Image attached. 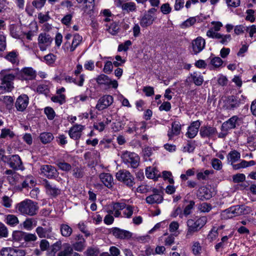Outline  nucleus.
Listing matches in <instances>:
<instances>
[{
  "label": "nucleus",
  "instance_id": "obj_59",
  "mask_svg": "<svg viewBox=\"0 0 256 256\" xmlns=\"http://www.w3.org/2000/svg\"><path fill=\"white\" fill-rule=\"evenodd\" d=\"M212 165L214 170H221L222 167V162L218 158H214L212 160Z\"/></svg>",
  "mask_w": 256,
  "mask_h": 256
},
{
  "label": "nucleus",
  "instance_id": "obj_5",
  "mask_svg": "<svg viewBox=\"0 0 256 256\" xmlns=\"http://www.w3.org/2000/svg\"><path fill=\"white\" fill-rule=\"evenodd\" d=\"M122 162L128 167L136 168L140 163V157L136 154L127 150L122 152L121 154Z\"/></svg>",
  "mask_w": 256,
  "mask_h": 256
},
{
  "label": "nucleus",
  "instance_id": "obj_38",
  "mask_svg": "<svg viewBox=\"0 0 256 256\" xmlns=\"http://www.w3.org/2000/svg\"><path fill=\"white\" fill-rule=\"evenodd\" d=\"M56 164L62 171H69L72 168V166L70 164L64 162L62 160H57L56 161Z\"/></svg>",
  "mask_w": 256,
  "mask_h": 256
},
{
  "label": "nucleus",
  "instance_id": "obj_45",
  "mask_svg": "<svg viewBox=\"0 0 256 256\" xmlns=\"http://www.w3.org/2000/svg\"><path fill=\"white\" fill-rule=\"evenodd\" d=\"M210 24L213 26L208 31H212L213 32H218L223 26L222 24L218 21H212Z\"/></svg>",
  "mask_w": 256,
  "mask_h": 256
},
{
  "label": "nucleus",
  "instance_id": "obj_19",
  "mask_svg": "<svg viewBox=\"0 0 256 256\" xmlns=\"http://www.w3.org/2000/svg\"><path fill=\"white\" fill-rule=\"evenodd\" d=\"M84 126L81 124H76L72 126L68 132L70 138L74 140H78L81 136L82 132L84 129Z\"/></svg>",
  "mask_w": 256,
  "mask_h": 256
},
{
  "label": "nucleus",
  "instance_id": "obj_20",
  "mask_svg": "<svg viewBox=\"0 0 256 256\" xmlns=\"http://www.w3.org/2000/svg\"><path fill=\"white\" fill-rule=\"evenodd\" d=\"M239 120H240V119L238 116H232L222 124V130L228 131L229 130L234 128Z\"/></svg>",
  "mask_w": 256,
  "mask_h": 256
},
{
  "label": "nucleus",
  "instance_id": "obj_44",
  "mask_svg": "<svg viewBox=\"0 0 256 256\" xmlns=\"http://www.w3.org/2000/svg\"><path fill=\"white\" fill-rule=\"evenodd\" d=\"M210 63L215 68H220L222 64L223 61L218 56L210 58Z\"/></svg>",
  "mask_w": 256,
  "mask_h": 256
},
{
  "label": "nucleus",
  "instance_id": "obj_11",
  "mask_svg": "<svg viewBox=\"0 0 256 256\" xmlns=\"http://www.w3.org/2000/svg\"><path fill=\"white\" fill-rule=\"evenodd\" d=\"M113 102L114 98L112 96L104 95L98 100L96 108L98 110H102L110 106Z\"/></svg>",
  "mask_w": 256,
  "mask_h": 256
},
{
  "label": "nucleus",
  "instance_id": "obj_47",
  "mask_svg": "<svg viewBox=\"0 0 256 256\" xmlns=\"http://www.w3.org/2000/svg\"><path fill=\"white\" fill-rule=\"evenodd\" d=\"M179 228V224L176 221L172 222L169 226V230L172 234L178 236L179 232H177Z\"/></svg>",
  "mask_w": 256,
  "mask_h": 256
},
{
  "label": "nucleus",
  "instance_id": "obj_7",
  "mask_svg": "<svg viewBox=\"0 0 256 256\" xmlns=\"http://www.w3.org/2000/svg\"><path fill=\"white\" fill-rule=\"evenodd\" d=\"M53 41L52 38L46 32L40 33L38 38V44L41 51H45L49 48Z\"/></svg>",
  "mask_w": 256,
  "mask_h": 256
},
{
  "label": "nucleus",
  "instance_id": "obj_48",
  "mask_svg": "<svg viewBox=\"0 0 256 256\" xmlns=\"http://www.w3.org/2000/svg\"><path fill=\"white\" fill-rule=\"evenodd\" d=\"M192 249L194 255H198L201 253L202 248L198 242H194Z\"/></svg>",
  "mask_w": 256,
  "mask_h": 256
},
{
  "label": "nucleus",
  "instance_id": "obj_32",
  "mask_svg": "<svg viewBox=\"0 0 256 256\" xmlns=\"http://www.w3.org/2000/svg\"><path fill=\"white\" fill-rule=\"evenodd\" d=\"M60 228V234L64 237L68 238L72 233V228L67 224H61Z\"/></svg>",
  "mask_w": 256,
  "mask_h": 256
},
{
  "label": "nucleus",
  "instance_id": "obj_18",
  "mask_svg": "<svg viewBox=\"0 0 256 256\" xmlns=\"http://www.w3.org/2000/svg\"><path fill=\"white\" fill-rule=\"evenodd\" d=\"M192 44L194 54H196L204 48L206 42L202 37L198 36L192 40Z\"/></svg>",
  "mask_w": 256,
  "mask_h": 256
},
{
  "label": "nucleus",
  "instance_id": "obj_34",
  "mask_svg": "<svg viewBox=\"0 0 256 256\" xmlns=\"http://www.w3.org/2000/svg\"><path fill=\"white\" fill-rule=\"evenodd\" d=\"M94 0H76L78 3L84 2L83 10L87 14H90L94 8Z\"/></svg>",
  "mask_w": 256,
  "mask_h": 256
},
{
  "label": "nucleus",
  "instance_id": "obj_8",
  "mask_svg": "<svg viewBox=\"0 0 256 256\" xmlns=\"http://www.w3.org/2000/svg\"><path fill=\"white\" fill-rule=\"evenodd\" d=\"M206 35L209 38L216 39L218 42L223 45H227L232 40L230 34H224L220 32H213L212 31H207Z\"/></svg>",
  "mask_w": 256,
  "mask_h": 256
},
{
  "label": "nucleus",
  "instance_id": "obj_16",
  "mask_svg": "<svg viewBox=\"0 0 256 256\" xmlns=\"http://www.w3.org/2000/svg\"><path fill=\"white\" fill-rule=\"evenodd\" d=\"M86 240L83 236L80 234L76 235L74 242L72 244V247L77 252H82L86 247Z\"/></svg>",
  "mask_w": 256,
  "mask_h": 256
},
{
  "label": "nucleus",
  "instance_id": "obj_37",
  "mask_svg": "<svg viewBox=\"0 0 256 256\" xmlns=\"http://www.w3.org/2000/svg\"><path fill=\"white\" fill-rule=\"evenodd\" d=\"M240 158V153L236 150L230 151L227 156L228 160L231 162L232 165L238 160Z\"/></svg>",
  "mask_w": 256,
  "mask_h": 256
},
{
  "label": "nucleus",
  "instance_id": "obj_40",
  "mask_svg": "<svg viewBox=\"0 0 256 256\" xmlns=\"http://www.w3.org/2000/svg\"><path fill=\"white\" fill-rule=\"evenodd\" d=\"M82 37L78 34H75L74 36L72 44L70 48V51L73 52L76 48L80 44L82 40Z\"/></svg>",
  "mask_w": 256,
  "mask_h": 256
},
{
  "label": "nucleus",
  "instance_id": "obj_46",
  "mask_svg": "<svg viewBox=\"0 0 256 256\" xmlns=\"http://www.w3.org/2000/svg\"><path fill=\"white\" fill-rule=\"evenodd\" d=\"M194 201L191 200L190 202L185 207L182 211V214L184 216V218H186L192 213V210L194 208Z\"/></svg>",
  "mask_w": 256,
  "mask_h": 256
},
{
  "label": "nucleus",
  "instance_id": "obj_51",
  "mask_svg": "<svg viewBox=\"0 0 256 256\" xmlns=\"http://www.w3.org/2000/svg\"><path fill=\"white\" fill-rule=\"evenodd\" d=\"M123 10H126L127 12H133L136 9V4L133 2H128L124 3L122 6Z\"/></svg>",
  "mask_w": 256,
  "mask_h": 256
},
{
  "label": "nucleus",
  "instance_id": "obj_39",
  "mask_svg": "<svg viewBox=\"0 0 256 256\" xmlns=\"http://www.w3.org/2000/svg\"><path fill=\"white\" fill-rule=\"evenodd\" d=\"M54 138L52 134L50 132H43L40 136V141L44 144L50 142Z\"/></svg>",
  "mask_w": 256,
  "mask_h": 256
},
{
  "label": "nucleus",
  "instance_id": "obj_30",
  "mask_svg": "<svg viewBox=\"0 0 256 256\" xmlns=\"http://www.w3.org/2000/svg\"><path fill=\"white\" fill-rule=\"evenodd\" d=\"M216 132L215 128L211 126H202L200 129V134L202 138L210 137Z\"/></svg>",
  "mask_w": 256,
  "mask_h": 256
},
{
  "label": "nucleus",
  "instance_id": "obj_2",
  "mask_svg": "<svg viewBox=\"0 0 256 256\" xmlns=\"http://www.w3.org/2000/svg\"><path fill=\"white\" fill-rule=\"evenodd\" d=\"M246 98L243 96H230L222 100V108L228 112L233 111L245 102Z\"/></svg>",
  "mask_w": 256,
  "mask_h": 256
},
{
  "label": "nucleus",
  "instance_id": "obj_25",
  "mask_svg": "<svg viewBox=\"0 0 256 256\" xmlns=\"http://www.w3.org/2000/svg\"><path fill=\"white\" fill-rule=\"evenodd\" d=\"M52 232V228L50 226L46 227L38 226L36 228V232L40 238H50Z\"/></svg>",
  "mask_w": 256,
  "mask_h": 256
},
{
  "label": "nucleus",
  "instance_id": "obj_24",
  "mask_svg": "<svg viewBox=\"0 0 256 256\" xmlns=\"http://www.w3.org/2000/svg\"><path fill=\"white\" fill-rule=\"evenodd\" d=\"M196 196L202 200H209L212 197L210 190L206 186H202L199 188L196 193Z\"/></svg>",
  "mask_w": 256,
  "mask_h": 256
},
{
  "label": "nucleus",
  "instance_id": "obj_3",
  "mask_svg": "<svg viewBox=\"0 0 256 256\" xmlns=\"http://www.w3.org/2000/svg\"><path fill=\"white\" fill-rule=\"evenodd\" d=\"M16 208L22 215L33 216L36 214L38 206L36 202L26 199L17 204Z\"/></svg>",
  "mask_w": 256,
  "mask_h": 256
},
{
  "label": "nucleus",
  "instance_id": "obj_6",
  "mask_svg": "<svg viewBox=\"0 0 256 256\" xmlns=\"http://www.w3.org/2000/svg\"><path fill=\"white\" fill-rule=\"evenodd\" d=\"M116 179L122 182L126 186L130 188L134 184V178L133 176L126 170H120L116 175Z\"/></svg>",
  "mask_w": 256,
  "mask_h": 256
},
{
  "label": "nucleus",
  "instance_id": "obj_42",
  "mask_svg": "<svg viewBox=\"0 0 256 256\" xmlns=\"http://www.w3.org/2000/svg\"><path fill=\"white\" fill-rule=\"evenodd\" d=\"M20 178H22L21 176L16 172L8 176V180L12 185L16 184Z\"/></svg>",
  "mask_w": 256,
  "mask_h": 256
},
{
  "label": "nucleus",
  "instance_id": "obj_13",
  "mask_svg": "<svg viewBox=\"0 0 256 256\" xmlns=\"http://www.w3.org/2000/svg\"><path fill=\"white\" fill-rule=\"evenodd\" d=\"M29 103V98L26 94L20 95L16 99L15 106L17 110L21 112H24Z\"/></svg>",
  "mask_w": 256,
  "mask_h": 256
},
{
  "label": "nucleus",
  "instance_id": "obj_14",
  "mask_svg": "<svg viewBox=\"0 0 256 256\" xmlns=\"http://www.w3.org/2000/svg\"><path fill=\"white\" fill-rule=\"evenodd\" d=\"M43 185L46 189V194L52 197H56L60 194V190L54 184H51L47 180L43 181Z\"/></svg>",
  "mask_w": 256,
  "mask_h": 256
},
{
  "label": "nucleus",
  "instance_id": "obj_54",
  "mask_svg": "<svg viewBox=\"0 0 256 256\" xmlns=\"http://www.w3.org/2000/svg\"><path fill=\"white\" fill-rule=\"evenodd\" d=\"M14 134V133L8 128H4L2 130L0 138H6L8 136L10 138H13Z\"/></svg>",
  "mask_w": 256,
  "mask_h": 256
},
{
  "label": "nucleus",
  "instance_id": "obj_28",
  "mask_svg": "<svg viewBox=\"0 0 256 256\" xmlns=\"http://www.w3.org/2000/svg\"><path fill=\"white\" fill-rule=\"evenodd\" d=\"M100 181L106 187L112 188L113 184V178L109 173H102L99 175Z\"/></svg>",
  "mask_w": 256,
  "mask_h": 256
},
{
  "label": "nucleus",
  "instance_id": "obj_49",
  "mask_svg": "<svg viewBox=\"0 0 256 256\" xmlns=\"http://www.w3.org/2000/svg\"><path fill=\"white\" fill-rule=\"evenodd\" d=\"M196 22V19L194 17H191L184 22L181 24L180 27L182 28H185L190 27L194 24Z\"/></svg>",
  "mask_w": 256,
  "mask_h": 256
},
{
  "label": "nucleus",
  "instance_id": "obj_22",
  "mask_svg": "<svg viewBox=\"0 0 256 256\" xmlns=\"http://www.w3.org/2000/svg\"><path fill=\"white\" fill-rule=\"evenodd\" d=\"M112 232L116 238L120 239H129L132 236V233L129 231L117 228H114Z\"/></svg>",
  "mask_w": 256,
  "mask_h": 256
},
{
  "label": "nucleus",
  "instance_id": "obj_33",
  "mask_svg": "<svg viewBox=\"0 0 256 256\" xmlns=\"http://www.w3.org/2000/svg\"><path fill=\"white\" fill-rule=\"evenodd\" d=\"M232 218L244 214V206L236 205L228 208Z\"/></svg>",
  "mask_w": 256,
  "mask_h": 256
},
{
  "label": "nucleus",
  "instance_id": "obj_1",
  "mask_svg": "<svg viewBox=\"0 0 256 256\" xmlns=\"http://www.w3.org/2000/svg\"><path fill=\"white\" fill-rule=\"evenodd\" d=\"M19 69L6 68L0 72V80L2 81L0 90L4 92H11L14 88L13 81L18 79Z\"/></svg>",
  "mask_w": 256,
  "mask_h": 256
},
{
  "label": "nucleus",
  "instance_id": "obj_60",
  "mask_svg": "<svg viewBox=\"0 0 256 256\" xmlns=\"http://www.w3.org/2000/svg\"><path fill=\"white\" fill-rule=\"evenodd\" d=\"M162 178L164 180H167L170 184L174 183V180L172 177V174L169 171H164L162 172Z\"/></svg>",
  "mask_w": 256,
  "mask_h": 256
},
{
  "label": "nucleus",
  "instance_id": "obj_57",
  "mask_svg": "<svg viewBox=\"0 0 256 256\" xmlns=\"http://www.w3.org/2000/svg\"><path fill=\"white\" fill-rule=\"evenodd\" d=\"M212 206L206 202H203L198 206L199 210L203 212H208L212 210Z\"/></svg>",
  "mask_w": 256,
  "mask_h": 256
},
{
  "label": "nucleus",
  "instance_id": "obj_43",
  "mask_svg": "<svg viewBox=\"0 0 256 256\" xmlns=\"http://www.w3.org/2000/svg\"><path fill=\"white\" fill-rule=\"evenodd\" d=\"M164 236H167L164 239V244L166 246H170L174 244V242L175 237L177 236L172 234H168L167 233L164 234Z\"/></svg>",
  "mask_w": 256,
  "mask_h": 256
},
{
  "label": "nucleus",
  "instance_id": "obj_26",
  "mask_svg": "<svg viewBox=\"0 0 256 256\" xmlns=\"http://www.w3.org/2000/svg\"><path fill=\"white\" fill-rule=\"evenodd\" d=\"M162 200V196L158 190L154 191L152 194L147 196L146 198V202L148 204H160Z\"/></svg>",
  "mask_w": 256,
  "mask_h": 256
},
{
  "label": "nucleus",
  "instance_id": "obj_29",
  "mask_svg": "<svg viewBox=\"0 0 256 256\" xmlns=\"http://www.w3.org/2000/svg\"><path fill=\"white\" fill-rule=\"evenodd\" d=\"M154 20V16L149 14H146L141 18L140 24L142 28H147L151 26Z\"/></svg>",
  "mask_w": 256,
  "mask_h": 256
},
{
  "label": "nucleus",
  "instance_id": "obj_56",
  "mask_svg": "<svg viewBox=\"0 0 256 256\" xmlns=\"http://www.w3.org/2000/svg\"><path fill=\"white\" fill-rule=\"evenodd\" d=\"M119 29L118 24L116 22H114L110 24L108 30L110 34L115 35L118 32Z\"/></svg>",
  "mask_w": 256,
  "mask_h": 256
},
{
  "label": "nucleus",
  "instance_id": "obj_52",
  "mask_svg": "<svg viewBox=\"0 0 256 256\" xmlns=\"http://www.w3.org/2000/svg\"><path fill=\"white\" fill-rule=\"evenodd\" d=\"M6 58L12 64L18 63V55L16 52H9L6 56Z\"/></svg>",
  "mask_w": 256,
  "mask_h": 256
},
{
  "label": "nucleus",
  "instance_id": "obj_53",
  "mask_svg": "<svg viewBox=\"0 0 256 256\" xmlns=\"http://www.w3.org/2000/svg\"><path fill=\"white\" fill-rule=\"evenodd\" d=\"M51 100L54 102H58L62 104L66 102V96L64 94H60L56 96H52Z\"/></svg>",
  "mask_w": 256,
  "mask_h": 256
},
{
  "label": "nucleus",
  "instance_id": "obj_35",
  "mask_svg": "<svg viewBox=\"0 0 256 256\" xmlns=\"http://www.w3.org/2000/svg\"><path fill=\"white\" fill-rule=\"evenodd\" d=\"M63 246L64 250L58 254V256H68L74 252H73L74 248L70 244L65 243Z\"/></svg>",
  "mask_w": 256,
  "mask_h": 256
},
{
  "label": "nucleus",
  "instance_id": "obj_9",
  "mask_svg": "<svg viewBox=\"0 0 256 256\" xmlns=\"http://www.w3.org/2000/svg\"><path fill=\"white\" fill-rule=\"evenodd\" d=\"M40 174L50 179L55 178L58 175V170L54 166L48 164L41 166Z\"/></svg>",
  "mask_w": 256,
  "mask_h": 256
},
{
  "label": "nucleus",
  "instance_id": "obj_27",
  "mask_svg": "<svg viewBox=\"0 0 256 256\" xmlns=\"http://www.w3.org/2000/svg\"><path fill=\"white\" fill-rule=\"evenodd\" d=\"M126 204L124 202H115L112 204V210H109L108 213L114 214L115 217H119L121 216L120 210H124Z\"/></svg>",
  "mask_w": 256,
  "mask_h": 256
},
{
  "label": "nucleus",
  "instance_id": "obj_36",
  "mask_svg": "<svg viewBox=\"0 0 256 256\" xmlns=\"http://www.w3.org/2000/svg\"><path fill=\"white\" fill-rule=\"evenodd\" d=\"M188 78L193 80L194 84L196 86H201L204 82L203 78L200 73L194 72L190 74Z\"/></svg>",
  "mask_w": 256,
  "mask_h": 256
},
{
  "label": "nucleus",
  "instance_id": "obj_31",
  "mask_svg": "<svg viewBox=\"0 0 256 256\" xmlns=\"http://www.w3.org/2000/svg\"><path fill=\"white\" fill-rule=\"evenodd\" d=\"M146 175L148 178L156 180L160 174L156 168L148 167L146 169Z\"/></svg>",
  "mask_w": 256,
  "mask_h": 256
},
{
  "label": "nucleus",
  "instance_id": "obj_61",
  "mask_svg": "<svg viewBox=\"0 0 256 256\" xmlns=\"http://www.w3.org/2000/svg\"><path fill=\"white\" fill-rule=\"evenodd\" d=\"M44 59L48 64H52L55 62L56 56L52 54H50L45 56Z\"/></svg>",
  "mask_w": 256,
  "mask_h": 256
},
{
  "label": "nucleus",
  "instance_id": "obj_50",
  "mask_svg": "<svg viewBox=\"0 0 256 256\" xmlns=\"http://www.w3.org/2000/svg\"><path fill=\"white\" fill-rule=\"evenodd\" d=\"M99 252L98 248H96L89 247L84 252V254L86 256H98Z\"/></svg>",
  "mask_w": 256,
  "mask_h": 256
},
{
  "label": "nucleus",
  "instance_id": "obj_15",
  "mask_svg": "<svg viewBox=\"0 0 256 256\" xmlns=\"http://www.w3.org/2000/svg\"><path fill=\"white\" fill-rule=\"evenodd\" d=\"M96 82L100 85H104L116 88L118 86V82L116 80H112L108 76L102 74L96 79Z\"/></svg>",
  "mask_w": 256,
  "mask_h": 256
},
{
  "label": "nucleus",
  "instance_id": "obj_58",
  "mask_svg": "<svg viewBox=\"0 0 256 256\" xmlns=\"http://www.w3.org/2000/svg\"><path fill=\"white\" fill-rule=\"evenodd\" d=\"M182 208L180 206H178L175 208L171 213V216L176 218V216H179L180 218H184V216L182 214Z\"/></svg>",
  "mask_w": 256,
  "mask_h": 256
},
{
  "label": "nucleus",
  "instance_id": "obj_21",
  "mask_svg": "<svg viewBox=\"0 0 256 256\" xmlns=\"http://www.w3.org/2000/svg\"><path fill=\"white\" fill-rule=\"evenodd\" d=\"M200 126V123L199 120L193 122L188 127L186 136L190 138H194L198 132Z\"/></svg>",
  "mask_w": 256,
  "mask_h": 256
},
{
  "label": "nucleus",
  "instance_id": "obj_23",
  "mask_svg": "<svg viewBox=\"0 0 256 256\" xmlns=\"http://www.w3.org/2000/svg\"><path fill=\"white\" fill-rule=\"evenodd\" d=\"M181 124L179 122L175 121L172 124V128L168 132V136L170 140L178 136L181 132Z\"/></svg>",
  "mask_w": 256,
  "mask_h": 256
},
{
  "label": "nucleus",
  "instance_id": "obj_62",
  "mask_svg": "<svg viewBox=\"0 0 256 256\" xmlns=\"http://www.w3.org/2000/svg\"><path fill=\"white\" fill-rule=\"evenodd\" d=\"M113 69L112 63L110 61H106L105 62L103 71L104 73L109 74L112 72Z\"/></svg>",
  "mask_w": 256,
  "mask_h": 256
},
{
  "label": "nucleus",
  "instance_id": "obj_55",
  "mask_svg": "<svg viewBox=\"0 0 256 256\" xmlns=\"http://www.w3.org/2000/svg\"><path fill=\"white\" fill-rule=\"evenodd\" d=\"M125 208L126 209L123 212L124 216L130 218L133 214L134 207L130 205H126Z\"/></svg>",
  "mask_w": 256,
  "mask_h": 256
},
{
  "label": "nucleus",
  "instance_id": "obj_64",
  "mask_svg": "<svg viewBox=\"0 0 256 256\" xmlns=\"http://www.w3.org/2000/svg\"><path fill=\"white\" fill-rule=\"evenodd\" d=\"M44 112L48 120H52L55 116V112L54 110L50 107H46L44 109Z\"/></svg>",
  "mask_w": 256,
  "mask_h": 256
},
{
  "label": "nucleus",
  "instance_id": "obj_10",
  "mask_svg": "<svg viewBox=\"0 0 256 256\" xmlns=\"http://www.w3.org/2000/svg\"><path fill=\"white\" fill-rule=\"evenodd\" d=\"M6 162L8 163L10 168L12 169L20 170H23L24 169L22 161L18 154L8 156V160H6Z\"/></svg>",
  "mask_w": 256,
  "mask_h": 256
},
{
  "label": "nucleus",
  "instance_id": "obj_12",
  "mask_svg": "<svg viewBox=\"0 0 256 256\" xmlns=\"http://www.w3.org/2000/svg\"><path fill=\"white\" fill-rule=\"evenodd\" d=\"M36 72L31 68H25L22 70H19L18 80H30L35 78Z\"/></svg>",
  "mask_w": 256,
  "mask_h": 256
},
{
  "label": "nucleus",
  "instance_id": "obj_63",
  "mask_svg": "<svg viewBox=\"0 0 256 256\" xmlns=\"http://www.w3.org/2000/svg\"><path fill=\"white\" fill-rule=\"evenodd\" d=\"M131 44H132L131 41L130 40H128L126 41L124 44H122L118 46V51L126 52L128 49L129 46H130Z\"/></svg>",
  "mask_w": 256,
  "mask_h": 256
},
{
  "label": "nucleus",
  "instance_id": "obj_17",
  "mask_svg": "<svg viewBox=\"0 0 256 256\" xmlns=\"http://www.w3.org/2000/svg\"><path fill=\"white\" fill-rule=\"evenodd\" d=\"M2 256H24V250L18 248H4L0 251Z\"/></svg>",
  "mask_w": 256,
  "mask_h": 256
},
{
  "label": "nucleus",
  "instance_id": "obj_41",
  "mask_svg": "<svg viewBox=\"0 0 256 256\" xmlns=\"http://www.w3.org/2000/svg\"><path fill=\"white\" fill-rule=\"evenodd\" d=\"M6 222L11 226H14L18 224V220L14 215L8 214L6 217Z\"/></svg>",
  "mask_w": 256,
  "mask_h": 256
},
{
  "label": "nucleus",
  "instance_id": "obj_4",
  "mask_svg": "<svg viewBox=\"0 0 256 256\" xmlns=\"http://www.w3.org/2000/svg\"><path fill=\"white\" fill-rule=\"evenodd\" d=\"M207 218L201 216L196 220L190 219L187 221L186 238H190L194 232L199 231L206 223Z\"/></svg>",
  "mask_w": 256,
  "mask_h": 256
}]
</instances>
